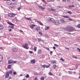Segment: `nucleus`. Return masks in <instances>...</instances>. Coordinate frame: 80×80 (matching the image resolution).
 I'll return each mask as SVG.
<instances>
[{
    "label": "nucleus",
    "mask_w": 80,
    "mask_h": 80,
    "mask_svg": "<svg viewBox=\"0 0 80 80\" xmlns=\"http://www.w3.org/2000/svg\"><path fill=\"white\" fill-rule=\"evenodd\" d=\"M8 16L10 17H14L15 16V14L14 13H9L8 14Z\"/></svg>",
    "instance_id": "nucleus-1"
},
{
    "label": "nucleus",
    "mask_w": 80,
    "mask_h": 80,
    "mask_svg": "<svg viewBox=\"0 0 80 80\" xmlns=\"http://www.w3.org/2000/svg\"><path fill=\"white\" fill-rule=\"evenodd\" d=\"M39 30H40V26L36 28H34L33 30V31H34V32H35V31L38 32Z\"/></svg>",
    "instance_id": "nucleus-2"
},
{
    "label": "nucleus",
    "mask_w": 80,
    "mask_h": 80,
    "mask_svg": "<svg viewBox=\"0 0 80 80\" xmlns=\"http://www.w3.org/2000/svg\"><path fill=\"white\" fill-rule=\"evenodd\" d=\"M28 44L27 43H26L24 45H23L22 47L23 48H24L26 49H28V48H29L28 47Z\"/></svg>",
    "instance_id": "nucleus-3"
},
{
    "label": "nucleus",
    "mask_w": 80,
    "mask_h": 80,
    "mask_svg": "<svg viewBox=\"0 0 80 80\" xmlns=\"http://www.w3.org/2000/svg\"><path fill=\"white\" fill-rule=\"evenodd\" d=\"M53 23L55 24V25H58L60 23V22L59 20H54L53 21Z\"/></svg>",
    "instance_id": "nucleus-4"
},
{
    "label": "nucleus",
    "mask_w": 80,
    "mask_h": 80,
    "mask_svg": "<svg viewBox=\"0 0 80 80\" xmlns=\"http://www.w3.org/2000/svg\"><path fill=\"white\" fill-rule=\"evenodd\" d=\"M6 4L8 5H11L12 4V2L10 1H6Z\"/></svg>",
    "instance_id": "nucleus-5"
},
{
    "label": "nucleus",
    "mask_w": 80,
    "mask_h": 80,
    "mask_svg": "<svg viewBox=\"0 0 80 80\" xmlns=\"http://www.w3.org/2000/svg\"><path fill=\"white\" fill-rule=\"evenodd\" d=\"M4 28L3 25L2 24H0V30H3Z\"/></svg>",
    "instance_id": "nucleus-6"
},
{
    "label": "nucleus",
    "mask_w": 80,
    "mask_h": 80,
    "mask_svg": "<svg viewBox=\"0 0 80 80\" xmlns=\"http://www.w3.org/2000/svg\"><path fill=\"white\" fill-rule=\"evenodd\" d=\"M12 50L14 52H17L18 51V49L17 48H14L12 49Z\"/></svg>",
    "instance_id": "nucleus-7"
},
{
    "label": "nucleus",
    "mask_w": 80,
    "mask_h": 80,
    "mask_svg": "<svg viewBox=\"0 0 80 80\" xmlns=\"http://www.w3.org/2000/svg\"><path fill=\"white\" fill-rule=\"evenodd\" d=\"M34 27H37V26L35 24H31L30 27L31 28L33 29V28H34Z\"/></svg>",
    "instance_id": "nucleus-8"
},
{
    "label": "nucleus",
    "mask_w": 80,
    "mask_h": 80,
    "mask_svg": "<svg viewBox=\"0 0 80 80\" xmlns=\"http://www.w3.org/2000/svg\"><path fill=\"white\" fill-rule=\"evenodd\" d=\"M9 77V74H8V72H7L6 73V76H5V78H7Z\"/></svg>",
    "instance_id": "nucleus-9"
},
{
    "label": "nucleus",
    "mask_w": 80,
    "mask_h": 80,
    "mask_svg": "<svg viewBox=\"0 0 80 80\" xmlns=\"http://www.w3.org/2000/svg\"><path fill=\"white\" fill-rule=\"evenodd\" d=\"M42 50L41 49H38V54H41L42 53Z\"/></svg>",
    "instance_id": "nucleus-10"
},
{
    "label": "nucleus",
    "mask_w": 80,
    "mask_h": 80,
    "mask_svg": "<svg viewBox=\"0 0 80 80\" xmlns=\"http://www.w3.org/2000/svg\"><path fill=\"white\" fill-rule=\"evenodd\" d=\"M3 56L2 55H0V62H2L3 61Z\"/></svg>",
    "instance_id": "nucleus-11"
},
{
    "label": "nucleus",
    "mask_w": 80,
    "mask_h": 80,
    "mask_svg": "<svg viewBox=\"0 0 80 80\" xmlns=\"http://www.w3.org/2000/svg\"><path fill=\"white\" fill-rule=\"evenodd\" d=\"M30 63H35V59L31 60Z\"/></svg>",
    "instance_id": "nucleus-12"
},
{
    "label": "nucleus",
    "mask_w": 80,
    "mask_h": 80,
    "mask_svg": "<svg viewBox=\"0 0 80 80\" xmlns=\"http://www.w3.org/2000/svg\"><path fill=\"white\" fill-rule=\"evenodd\" d=\"M11 63H13V61L12 60H10L8 61V64H11Z\"/></svg>",
    "instance_id": "nucleus-13"
},
{
    "label": "nucleus",
    "mask_w": 80,
    "mask_h": 80,
    "mask_svg": "<svg viewBox=\"0 0 80 80\" xmlns=\"http://www.w3.org/2000/svg\"><path fill=\"white\" fill-rule=\"evenodd\" d=\"M74 29L73 28H72L71 29L69 30L68 31V32H73V30Z\"/></svg>",
    "instance_id": "nucleus-14"
},
{
    "label": "nucleus",
    "mask_w": 80,
    "mask_h": 80,
    "mask_svg": "<svg viewBox=\"0 0 80 80\" xmlns=\"http://www.w3.org/2000/svg\"><path fill=\"white\" fill-rule=\"evenodd\" d=\"M37 22L38 23L39 25H42V26L43 25V23H42V22L40 21H37Z\"/></svg>",
    "instance_id": "nucleus-15"
},
{
    "label": "nucleus",
    "mask_w": 80,
    "mask_h": 80,
    "mask_svg": "<svg viewBox=\"0 0 80 80\" xmlns=\"http://www.w3.org/2000/svg\"><path fill=\"white\" fill-rule=\"evenodd\" d=\"M38 8L40 9H41L42 10H45V8H43L41 6H39Z\"/></svg>",
    "instance_id": "nucleus-16"
},
{
    "label": "nucleus",
    "mask_w": 80,
    "mask_h": 80,
    "mask_svg": "<svg viewBox=\"0 0 80 80\" xmlns=\"http://www.w3.org/2000/svg\"><path fill=\"white\" fill-rule=\"evenodd\" d=\"M8 24H9V25H11L13 26H15V25L14 24H12V23H11L10 22H8Z\"/></svg>",
    "instance_id": "nucleus-17"
},
{
    "label": "nucleus",
    "mask_w": 80,
    "mask_h": 80,
    "mask_svg": "<svg viewBox=\"0 0 80 80\" xmlns=\"http://www.w3.org/2000/svg\"><path fill=\"white\" fill-rule=\"evenodd\" d=\"M62 17H64V18H70L69 17L67 16L63 15L62 16Z\"/></svg>",
    "instance_id": "nucleus-18"
},
{
    "label": "nucleus",
    "mask_w": 80,
    "mask_h": 80,
    "mask_svg": "<svg viewBox=\"0 0 80 80\" xmlns=\"http://www.w3.org/2000/svg\"><path fill=\"white\" fill-rule=\"evenodd\" d=\"M49 28L47 26L45 28V30H48L49 29Z\"/></svg>",
    "instance_id": "nucleus-19"
},
{
    "label": "nucleus",
    "mask_w": 80,
    "mask_h": 80,
    "mask_svg": "<svg viewBox=\"0 0 80 80\" xmlns=\"http://www.w3.org/2000/svg\"><path fill=\"white\" fill-rule=\"evenodd\" d=\"M50 20L51 22L53 23V21H54V20H54V19H53V18H50Z\"/></svg>",
    "instance_id": "nucleus-20"
},
{
    "label": "nucleus",
    "mask_w": 80,
    "mask_h": 80,
    "mask_svg": "<svg viewBox=\"0 0 80 80\" xmlns=\"http://www.w3.org/2000/svg\"><path fill=\"white\" fill-rule=\"evenodd\" d=\"M11 8L12 9H14L16 8V6H11Z\"/></svg>",
    "instance_id": "nucleus-21"
},
{
    "label": "nucleus",
    "mask_w": 80,
    "mask_h": 80,
    "mask_svg": "<svg viewBox=\"0 0 80 80\" xmlns=\"http://www.w3.org/2000/svg\"><path fill=\"white\" fill-rule=\"evenodd\" d=\"M68 7H69V8H72V7H75V6L74 5H71L70 6H69Z\"/></svg>",
    "instance_id": "nucleus-22"
},
{
    "label": "nucleus",
    "mask_w": 80,
    "mask_h": 80,
    "mask_svg": "<svg viewBox=\"0 0 80 80\" xmlns=\"http://www.w3.org/2000/svg\"><path fill=\"white\" fill-rule=\"evenodd\" d=\"M72 57L73 58H76V59H78V58L77 57L74 56H72Z\"/></svg>",
    "instance_id": "nucleus-23"
},
{
    "label": "nucleus",
    "mask_w": 80,
    "mask_h": 80,
    "mask_svg": "<svg viewBox=\"0 0 80 80\" xmlns=\"http://www.w3.org/2000/svg\"><path fill=\"white\" fill-rule=\"evenodd\" d=\"M37 47H34V50L35 52H36L37 51Z\"/></svg>",
    "instance_id": "nucleus-24"
},
{
    "label": "nucleus",
    "mask_w": 80,
    "mask_h": 80,
    "mask_svg": "<svg viewBox=\"0 0 80 80\" xmlns=\"http://www.w3.org/2000/svg\"><path fill=\"white\" fill-rule=\"evenodd\" d=\"M51 11H52V12H55V11L56 10H55V9H53L52 8H51Z\"/></svg>",
    "instance_id": "nucleus-25"
},
{
    "label": "nucleus",
    "mask_w": 80,
    "mask_h": 80,
    "mask_svg": "<svg viewBox=\"0 0 80 80\" xmlns=\"http://www.w3.org/2000/svg\"><path fill=\"white\" fill-rule=\"evenodd\" d=\"M60 22H65L64 19H63V18H61V19H60Z\"/></svg>",
    "instance_id": "nucleus-26"
},
{
    "label": "nucleus",
    "mask_w": 80,
    "mask_h": 80,
    "mask_svg": "<svg viewBox=\"0 0 80 80\" xmlns=\"http://www.w3.org/2000/svg\"><path fill=\"white\" fill-rule=\"evenodd\" d=\"M38 41L39 42H41V41H42L43 40H42V38H39V39H38Z\"/></svg>",
    "instance_id": "nucleus-27"
},
{
    "label": "nucleus",
    "mask_w": 80,
    "mask_h": 80,
    "mask_svg": "<svg viewBox=\"0 0 80 80\" xmlns=\"http://www.w3.org/2000/svg\"><path fill=\"white\" fill-rule=\"evenodd\" d=\"M8 68H12V66L10 65H8Z\"/></svg>",
    "instance_id": "nucleus-28"
},
{
    "label": "nucleus",
    "mask_w": 80,
    "mask_h": 80,
    "mask_svg": "<svg viewBox=\"0 0 80 80\" xmlns=\"http://www.w3.org/2000/svg\"><path fill=\"white\" fill-rule=\"evenodd\" d=\"M9 73H10V74H12V71L10 70L8 74H9Z\"/></svg>",
    "instance_id": "nucleus-29"
},
{
    "label": "nucleus",
    "mask_w": 80,
    "mask_h": 80,
    "mask_svg": "<svg viewBox=\"0 0 80 80\" xmlns=\"http://www.w3.org/2000/svg\"><path fill=\"white\" fill-rule=\"evenodd\" d=\"M25 19L28 20H31L30 18H26Z\"/></svg>",
    "instance_id": "nucleus-30"
},
{
    "label": "nucleus",
    "mask_w": 80,
    "mask_h": 80,
    "mask_svg": "<svg viewBox=\"0 0 80 80\" xmlns=\"http://www.w3.org/2000/svg\"><path fill=\"white\" fill-rule=\"evenodd\" d=\"M68 72V73H69V74H72V73H73V72L72 71H69Z\"/></svg>",
    "instance_id": "nucleus-31"
},
{
    "label": "nucleus",
    "mask_w": 80,
    "mask_h": 80,
    "mask_svg": "<svg viewBox=\"0 0 80 80\" xmlns=\"http://www.w3.org/2000/svg\"><path fill=\"white\" fill-rule=\"evenodd\" d=\"M67 13H69V14H70L71 15V14L72 13V12L71 11H68L67 12Z\"/></svg>",
    "instance_id": "nucleus-32"
},
{
    "label": "nucleus",
    "mask_w": 80,
    "mask_h": 80,
    "mask_svg": "<svg viewBox=\"0 0 80 80\" xmlns=\"http://www.w3.org/2000/svg\"><path fill=\"white\" fill-rule=\"evenodd\" d=\"M60 60H62V62H65V59H63V58H61L60 59Z\"/></svg>",
    "instance_id": "nucleus-33"
},
{
    "label": "nucleus",
    "mask_w": 80,
    "mask_h": 80,
    "mask_svg": "<svg viewBox=\"0 0 80 80\" xmlns=\"http://www.w3.org/2000/svg\"><path fill=\"white\" fill-rule=\"evenodd\" d=\"M53 67L54 69H55V68H56V67H57V65H53Z\"/></svg>",
    "instance_id": "nucleus-34"
},
{
    "label": "nucleus",
    "mask_w": 80,
    "mask_h": 80,
    "mask_svg": "<svg viewBox=\"0 0 80 80\" xmlns=\"http://www.w3.org/2000/svg\"><path fill=\"white\" fill-rule=\"evenodd\" d=\"M77 27L78 28H80V24H78L77 26Z\"/></svg>",
    "instance_id": "nucleus-35"
},
{
    "label": "nucleus",
    "mask_w": 80,
    "mask_h": 80,
    "mask_svg": "<svg viewBox=\"0 0 80 80\" xmlns=\"http://www.w3.org/2000/svg\"><path fill=\"white\" fill-rule=\"evenodd\" d=\"M50 66V64H49V65H47L46 66V68H49Z\"/></svg>",
    "instance_id": "nucleus-36"
},
{
    "label": "nucleus",
    "mask_w": 80,
    "mask_h": 80,
    "mask_svg": "<svg viewBox=\"0 0 80 80\" xmlns=\"http://www.w3.org/2000/svg\"><path fill=\"white\" fill-rule=\"evenodd\" d=\"M49 75H53V73H51V72H50L49 73Z\"/></svg>",
    "instance_id": "nucleus-37"
},
{
    "label": "nucleus",
    "mask_w": 80,
    "mask_h": 80,
    "mask_svg": "<svg viewBox=\"0 0 80 80\" xmlns=\"http://www.w3.org/2000/svg\"><path fill=\"white\" fill-rule=\"evenodd\" d=\"M44 79H45V78H44L43 77L41 78V80H44Z\"/></svg>",
    "instance_id": "nucleus-38"
},
{
    "label": "nucleus",
    "mask_w": 80,
    "mask_h": 80,
    "mask_svg": "<svg viewBox=\"0 0 80 80\" xmlns=\"http://www.w3.org/2000/svg\"><path fill=\"white\" fill-rule=\"evenodd\" d=\"M52 63H57V62L56 61H52Z\"/></svg>",
    "instance_id": "nucleus-39"
},
{
    "label": "nucleus",
    "mask_w": 80,
    "mask_h": 80,
    "mask_svg": "<svg viewBox=\"0 0 80 80\" xmlns=\"http://www.w3.org/2000/svg\"><path fill=\"white\" fill-rule=\"evenodd\" d=\"M42 68H45L46 67V65H43L42 66Z\"/></svg>",
    "instance_id": "nucleus-40"
},
{
    "label": "nucleus",
    "mask_w": 80,
    "mask_h": 80,
    "mask_svg": "<svg viewBox=\"0 0 80 80\" xmlns=\"http://www.w3.org/2000/svg\"><path fill=\"white\" fill-rule=\"evenodd\" d=\"M21 8H22V7H19L18 8V11H20V9H21Z\"/></svg>",
    "instance_id": "nucleus-41"
},
{
    "label": "nucleus",
    "mask_w": 80,
    "mask_h": 80,
    "mask_svg": "<svg viewBox=\"0 0 80 80\" xmlns=\"http://www.w3.org/2000/svg\"><path fill=\"white\" fill-rule=\"evenodd\" d=\"M39 34H40V35H42L43 34V33H42V32L41 31L39 32Z\"/></svg>",
    "instance_id": "nucleus-42"
},
{
    "label": "nucleus",
    "mask_w": 80,
    "mask_h": 80,
    "mask_svg": "<svg viewBox=\"0 0 80 80\" xmlns=\"http://www.w3.org/2000/svg\"><path fill=\"white\" fill-rule=\"evenodd\" d=\"M26 77V78H29V75L28 74H27Z\"/></svg>",
    "instance_id": "nucleus-43"
},
{
    "label": "nucleus",
    "mask_w": 80,
    "mask_h": 80,
    "mask_svg": "<svg viewBox=\"0 0 80 80\" xmlns=\"http://www.w3.org/2000/svg\"><path fill=\"white\" fill-rule=\"evenodd\" d=\"M29 53H30L31 54H32L33 53V52L32 51H29Z\"/></svg>",
    "instance_id": "nucleus-44"
},
{
    "label": "nucleus",
    "mask_w": 80,
    "mask_h": 80,
    "mask_svg": "<svg viewBox=\"0 0 80 80\" xmlns=\"http://www.w3.org/2000/svg\"><path fill=\"white\" fill-rule=\"evenodd\" d=\"M54 46H55V47H58V46H59L58 45L56 44H54Z\"/></svg>",
    "instance_id": "nucleus-45"
},
{
    "label": "nucleus",
    "mask_w": 80,
    "mask_h": 80,
    "mask_svg": "<svg viewBox=\"0 0 80 80\" xmlns=\"http://www.w3.org/2000/svg\"><path fill=\"white\" fill-rule=\"evenodd\" d=\"M45 48L47 50H50V49L49 48Z\"/></svg>",
    "instance_id": "nucleus-46"
},
{
    "label": "nucleus",
    "mask_w": 80,
    "mask_h": 80,
    "mask_svg": "<svg viewBox=\"0 0 80 80\" xmlns=\"http://www.w3.org/2000/svg\"><path fill=\"white\" fill-rule=\"evenodd\" d=\"M12 2H17V1H18V0H12Z\"/></svg>",
    "instance_id": "nucleus-47"
},
{
    "label": "nucleus",
    "mask_w": 80,
    "mask_h": 80,
    "mask_svg": "<svg viewBox=\"0 0 80 80\" xmlns=\"http://www.w3.org/2000/svg\"><path fill=\"white\" fill-rule=\"evenodd\" d=\"M9 8H10V9H12V6H9L8 7Z\"/></svg>",
    "instance_id": "nucleus-48"
},
{
    "label": "nucleus",
    "mask_w": 80,
    "mask_h": 80,
    "mask_svg": "<svg viewBox=\"0 0 80 80\" xmlns=\"http://www.w3.org/2000/svg\"><path fill=\"white\" fill-rule=\"evenodd\" d=\"M41 57L42 58H44V57H45V56H44V55H42Z\"/></svg>",
    "instance_id": "nucleus-49"
},
{
    "label": "nucleus",
    "mask_w": 80,
    "mask_h": 80,
    "mask_svg": "<svg viewBox=\"0 0 80 80\" xmlns=\"http://www.w3.org/2000/svg\"><path fill=\"white\" fill-rule=\"evenodd\" d=\"M17 62V61H12V63H16Z\"/></svg>",
    "instance_id": "nucleus-50"
},
{
    "label": "nucleus",
    "mask_w": 80,
    "mask_h": 80,
    "mask_svg": "<svg viewBox=\"0 0 80 80\" xmlns=\"http://www.w3.org/2000/svg\"><path fill=\"white\" fill-rule=\"evenodd\" d=\"M11 28H12V29H13L14 28V26H11Z\"/></svg>",
    "instance_id": "nucleus-51"
},
{
    "label": "nucleus",
    "mask_w": 80,
    "mask_h": 80,
    "mask_svg": "<svg viewBox=\"0 0 80 80\" xmlns=\"http://www.w3.org/2000/svg\"><path fill=\"white\" fill-rule=\"evenodd\" d=\"M13 74L14 75H16V74H17V73L16 72H14L13 73Z\"/></svg>",
    "instance_id": "nucleus-52"
},
{
    "label": "nucleus",
    "mask_w": 80,
    "mask_h": 80,
    "mask_svg": "<svg viewBox=\"0 0 80 80\" xmlns=\"http://www.w3.org/2000/svg\"><path fill=\"white\" fill-rule=\"evenodd\" d=\"M34 80H38V78L37 77H36L34 79Z\"/></svg>",
    "instance_id": "nucleus-53"
},
{
    "label": "nucleus",
    "mask_w": 80,
    "mask_h": 80,
    "mask_svg": "<svg viewBox=\"0 0 80 80\" xmlns=\"http://www.w3.org/2000/svg\"><path fill=\"white\" fill-rule=\"evenodd\" d=\"M77 50H78V51L79 52H80V49L79 48H77Z\"/></svg>",
    "instance_id": "nucleus-54"
},
{
    "label": "nucleus",
    "mask_w": 80,
    "mask_h": 80,
    "mask_svg": "<svg viewBox=\"0 0 80 80\" xmlns=\"http://www.w3.org/2000/svg\"><path fill=\"white\" fill-rule=\"evenodd\" d=\"M68 20H69V21H72V19L70 18L68 19Z\"/></svg>",
    "instance_id": "nucleus-55"
},
{
    "label": "nucleus",
    "mask_w": 80,
    "mask_h": 80,
    "mask_svg": "<svg viewBox=\"0 0 80 80\" xmlns=\"http://www.w3.org/2000/svg\"><path fill=\"white\" fill-rule=\"evenodd\" d=\"M34 74L35 75H38V73H37V72H35L34 73Z\"/></svg>",
    "instance_id": "nucleus-56"
},
{
    "label": "nucleus",
    "mask_w": 80,
    "mask_h": 80,
    "mask_svg": "<svg viewBox=\"0 0 80 80\" xmlns=\"http://www.w3.org/2000/svg\"><path fill=\"white\" fill-rule=\"evenodd\" d=\"M66 48V49H67V50H69V48Z\"/></svg>",
    "instance_id": "nucleus-57"
},
{
    "label": "nucleus",
    "mask_w": 80,
    "mask_h": 80,
    "mask_svg": "<svg viewBox=\"0 0 80 80\" xmlns=\"http://www.w3.org/2000/svg\"><path fill=\"white\" fill-rule=\"evenodd\" d=\"M53 49H54V50H55V49H56V48H55V47H53Z\"/></svg>",
    "instance_id": "nucleus-58"
},
{
    "label": "nucleus",
    "mask_w": 80,
    "mask_h": 80,
    "mask_svg": "<svg viewBox=\"0 0 80 80\" xmlns=\"http://www.w3.org/2000/svg\"><path fill=\"white\" fill-rule=\"evenodd\" d=\"M53 53V52L51 51L50 52V54H52Z\"/></svg>",
    "instance_id": "nucleus-59"
},
{
    "label": "nucleus",
    "mask_w": 80,
    "mask_h": 80,
    "mask_svg": "<svg viewBox=\"0 0 80 80\" xmlns=\"http://www.w3.org/2000/svg\"><path fill=\"white\" fill-rule=\"evenodd\" d=\"M47 21H48V22H50V19H48V20H47Z\"/></svg>",
    "instance_id": "nucleus-60"
},
{
    "label": "nucleus",
    "mask_w": 80,
    "mask_h": 80,
    "mask_svg": "<svg viewBox=\"0 0 80 80\" xmlns=\"http://www.w3.org/2000/svg\"><path fill=\"white\" fill-rule=\"evenodd\" d=\"M63 2H66V0H62Z\"/></svg>",
    "instance_id": "nucleus-61"
},
{
    "label": "nucleus",
    "mask_w": 80,
    "mask_h": 80,
    "mask_svg": "<svg viewBox=\"0 0 80 80\" xmlns=\"http://www.w3.org/2000/svg\"><path fill=\"white\" fill-rule=\"evenodd\" d=\"M20 32H22V33H23V31H22V30H20Z\"/></svg>",
    "instance_id": "nucleus-62"
},
{
    "label": "nucleus",
    "mask_w": 80,
    "mask_h": 80,
    "mask_svg": "<svg viewBox=\"0 0 80 80\" xmlns=\"http://www.w3.org/2000/svg\"><path fill=\"white\" fill-rule=\"evenodd\" d=\"M3 48L1 47H0V49H2V48Z\"/></svg>",
    "instance_id": "nucleus-63"
},
{
    "label": "nucleus",
    "mask_w": 80,
    "mask_h": 80,
    "mask_svg": "<svg viewBox=\"0 0 80 80\" xmlns=\"http://www.w3.org/2000/svg\"><path fill=\"white\" fill-rule=\"evenodd\" d=\"M11 31H12V29H9V32H11Z\"/></svg>",
    "instance_id": "nucleus-64"
}]
</instances>
